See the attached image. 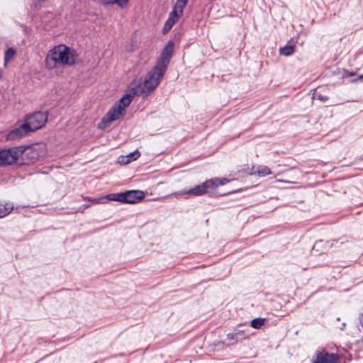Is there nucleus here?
Listing matches in <instances>:
<instances>
[{
	"label": "nucleus",
	"instance_id": "nucleus-13",
	"mask_svg": "<svg viewBox=\"0 0 363 363\" xmlns=\"http://www.w3.org/2000/svg\"><path fill=\"white\" fill-rule=\"evenodd\" d=\"M140 155L139 151H135L128 154L127 155H122L118 157V162L123 164H127L133 161L136 160Z\"/></svg>",
	"mask_w": 363,
	"mask_h": 363
},
{
	"label": "nucleus",
	"instance_id": "nucleus-12",
	"mask_svg": "<svg viewBox=\"0 0 363 363\" xmlns=\"http://www.w3.org/2000/svg\"><path fill=\"white\" fill-rule=\"evenodd\" d=\"M181 16L177 14L176 13L172 11L169 13V18L167 20L163 28V33H167L170 29L172 28V26L179 21Z\"/></svg>",
	"mask_w": 363,
	"mask_h": 363
},
{
	"label": "nucleus",
	"instance_id": "nucleus-3",
	"mask_svg": "<svg viewBox=\"0 0 363 363\" xmlns=\"http://www.w3.org/2000/svg\"><path fill=\"white\" fill-rule=\"evenodd\" d=\"M228 179L225 178H213L206 180L201 184L197 185L195 187L189 189L188 191H182L174 194V196H181L188 194L193 196H202L205 194L213 193L216 189L219 186L227 184Z\"/></svg>",
	"mask_w": 363,
	"mask_h": 363
},
{
	"label": "nucleus",
	"instance_id": "nucleus-26",
	"mask_svg": "<svg viewBox=\"0 0 363 363\" xmlns=\"http://www.w3.org/2000/svg\"><path fill=\"white\" fill-rule=\"evenodd\" d=\"M360 79H363V74L359 76Z\"/></svg>",
	"mask_w": 363,
	"mask_h": 363
},
{
	"label": "nucleus",
	"instance_id": "nucleus-20",
	"mask_svg": "<svg viewBox=\"0 0 363 363\" xmlns=\"http://www.w3.org/2000/svg\"><path fill=\"white\" fill-rule=\"evenodd\" d=\"M280 54L284 56H289L294 52V46H285L280 48Z\"/></svg>",
	"mask_w": 363,
	"mask_h": 363
},
{
	"label": "nucleus",
	"instance_id": "nucleus-24",
	"mask_svg": "<svg viewBox=\"0 0 363 363\" xmlns=\"http://www.w3.org/2000/svg\"><path fill=\"white\" fill-rule=\"evenodd\" d=\"M277 182L289 183V182L284 181V180H281V179H277Z\"/></svg>",
	"mask_w": 363,
	"mask_h": 363
},
{
	"label": "nucleus",
	"instance_id": "nucleus-17",
	"mask_svg": "<svg viewBox=\"0 0 363 363\" xmlns=\"http://www.w3.org/2000/svg\"><path fill=\"white\" fill-rule=\"evenodd\" d=\"M103 4H117L121 8H124L127 6L128 0H99Z\"/></svg>",
	"mask_w": 363,
	"mask_h": 363
},
{
	"label": "nucleus",
	"instance_id": "nucleus-18",
	"mask_svg": "<svg viewBox=\"0 0 363 363\" xmlns=\"http://www.w3.org/2000/svg\"><path fill=\"white\" fill-rule=\"evenodd\" d=\"M15 50L10 48L7 49V50L5 52L4 54V66L6 67L8 62L14 57L15 55Z\"/></svg>",
	"mask_w": 363,
	"mask_h": 363
},
{
	"label": "nucleus",
	"instance_id": "nucleus-7",
	"mask_svg": "<svg viewBox=\"0 0 363 363\" xmlns=\"http://www.w3.org/2000/svg\"><path fill=\"white\" fill-rule=\"evenodd\" d=\"M45 147L43 145H35L31 147H23V152L21 156L25 157L29 162H34L40 157L44 155Z\"/></svg>",
	"mask_w": 363,
	"mask_h": 363
},
{
	"label": "nucleus",
	"instance_id": "nucleus-21",
	"mask_svg": "<svg viewBox=\"0 0 363 363\" xmlns=\"http://www.w3.org/2000/svg\"><path fill=\"white\" fill-rule=\"evenodd\" d=\"M264 319L255 318L251 321L250 325L255 329H259L264 325Z\"/></svg>",
	"mask_w": 363,
	"mask_h": 363
},
{
	"label": "nucleus",
	"instance_id": "nucleus-23",
	"mask_svg": "<svg viewBox=\"0 0 363 363\" xmlns=\"http://www.w3.org/2000/svg\"><path fill=\"white\" fill-rule=\"evenodd\" d=\"M317 96H318V99L320 101H325L328 99V97H327V96H322V95H320V94L317 95Z\"/></svg>",
	"mask_w": 363,
	"mask_h": 363
},
{
	"label": "nucleus",
	"instance_id": "nucleus-2",
	"mask_svg": "<svg viewBox=\"0 0 363 363\" xmlns=\"http://www.w3.org/2000/svg\"><path fill=\"white\" fill-rule=\"evenodd\" d=\"M78 62L77 52L65 45L60 44L50 50L45 58L48 69L72 66Z\"/></svg>",
	"mask_w": 363,
	"mask_h": 363
},
{
	"label": "nucleus",
	"instance_id": "nucleus-25",
	"mask_svg": "<svg viewBox=\"0 0 363 363\" xmlns=\"http://www.w3.org/2000/svg\"><path fill=\"white\" fill-rule=\"evenodd\" d=\"M233 335H234L233 334H228V339H233Z\"/></svg>",
	"mask_w": 363,
	"mask_h": 363
},
{
	"label": "nucleus",
	"instance_id": "nucleus-10",
	"mask_svg": "<svg viewBox=\"0 0 363 363\" xmlns=\"http://www.w3.org/2000/svg\"><path fill=\"white\" fill-rule=\"evenodd\" d=\"M314 363H339V358L336 354L322 350L317 353Z\"/></svg>",
	"mask_w": 363,
	"mask_h": 363
},
{
	"label": "nucleus",
	"instance_id": "nucleus-19",
	"mask_svg": "<svg viewBox=\"0 0 363 363\" xmlns=\"http://www.w3.org/2000/svg\"><path fill=\"white\" fill-rule=\"evenodd\" d=\"M106 200L116 201L123 203V193L110 194L104 197Z\"/></svg>",
	"mask_w": 363,
	"mask_h": 363
},
{
	"label": "nucleus",
	"instance_id": "nucleus-4",
	"mask_svg": "<svg viewBox=\"0 0 363 363\" xmlns=\"http://www.w3.org/2000/svg\"><path fill=\"white\" fill-rule=\"evenodd\" d=\"M165 70L155 66L146 76L141 89L143 94L147 95L152 91L159 84L160 80L165 73Z\"/></svg>",
	"mask_w": 363,
	"mask_h": 363
},
{
	"label": "nucleus",
	"instance_id": "nucleus-14",
	"mask_svg": "<svg viewBox=\"0 0 363 363\" xmlns=\"http://www.w3.org/2000/svg\"><path fill=\"white\" fill-rule=\"evenodd\" d=\"M13 209V205L11 202H0V218L9 215Z\"/></svg>",
	"mask_w": 363,
	"mask_h": 363
},
{
	"label": "nucleus",
	"instance_id": "nucleus-11",
	"mask_svg": "<svg viewBox=\"0 0 363 363\" xmlns=\"http://www.w3.org/2000/svg\"><path fill=\"white\" fill-rule=\"evenodd\" d=\"M30 131L27 127L26 123L21 125L19 127L10 131L6 135V140H13L20 139L27 135Z\"/></svg>",
	"mask_w": 363,
	"mask_h": 363
},
{
	"label": "nucleus",
	"instance_id": "nucleus-16",
	"mask_svg": "<svg viewBox=\"0 0 363 363\" xmlns=\"http://www.w3.org/2000/svg\"><path fill=\"white\" fill-rule=\"evenodd\" d=\"M186 4L187 3L184 1L177 0L172 11L182 16L183 15V10Z\"/></svg>",
	"mask_w": 363,
	"mask_h": 363
},
{
	"label": "nucleus",
	"instance_id": "nucleus-22",
	"mask_svg": "<svg viewBox=\"0 0 363 363\" xmlns=\"http://www.w3.org/2000/svg\"><path fill=\"white\" fill-rule=\"evenodd\" d=\"M88 201H91L92 203H104L106 202V199L104 197H101L99 199L89 198Z\"/></svg>",
	"mask_w": 363,
	"mask_h": 363
},
{
	"label": "nucleus",
	"instance_id": "nucleus-5",
	"mask_svg": "<svg viewBox=\"0 0 363 363\" xmlns=\"http://www.w3.org/2000/svg\"><path fill=\"white\" fill-rule=\"evenodd\" d=\"M23 147H14L9 149L0 150V166L15 163L21 157Z\"/></svg>",
	"mask_w": 363,
	"mask_h": 363
},
{
	"label": "nucleus",
	"instance_id": "nucleus-6",
	"mask_svg": "<svg viewBox=\"0 0 363 363\" xmlns=\"http://www.w3.org/2000/svg\"><path fill=\"white\" fill-rule=\"evenodd\" d=\"M48 121L46 112H35L26 119V124L30 132L42 128Z\"/></svg>",
	"mask_w": 363,
	"mask_h": 363
},
{
	"label": "nucleus",
	"instance_id": "nucleus-15",
	"mask_svg": "<svg viewBox=\"0 0 363 363\" xmlns=\"http://www.w3.org/2000/svg\"><path fill=\"white\" fill-rule=\"evenodd\" d=\"M247 172L251 174H256L259 177H265L272 174L270 169L264 165L258 166L257 169L253 172H251L249 168H247Z\"/></svg>",
	"mask_w": 363,
	"mask_h": 363
},
{
	"label": "nucleus",
	"instance_id": "nucleus-8",
	"mask_svg": "<svg viewBox=\"0 0 363 363\" xmlns=\"http://www.w3.org/2000/svg\"><path fill=\"white\" fill-rule=\"evenodd\" d=\"M173 50L174 43L170 41L167 44L164 49L163 50L160 58L156 65L166 71Z\"/></svg>",
	"mask_w": 363,
	"mask_h": 363
},
{
	"label": "nucleus",
	"instance_id": "nucleus-1",
	"mask_svg": "<svg viewBox=\"0 0 363 363\" xmlns=\"http://www.w3.org/2000/svg\"><path fill=\"white\" fill-rule=\"evenodd\" d=\"M140 86V80H134L128 89L125 94L117 102L102 118L98 124L99 129H105L109 125L118 119L125 112V108L129 106L133 98L136 94Z\"/></svg>",
	"mask_w": 363,
	"mask_h": 363
},
{
	"label": "nucleus",
	"instance_id": "nucleus-9",
	"mask_svg": "<svg viewBox=\"0 0 363 363\" xmlns=\"http://www.w3.org/2000/svg\"><path fill=\"white\" fill-rule=\"evenodd\" d=\"M145 197L142 191L133 190L123 193V203H135L140 201Z\"/></svg>",
	"mask_w": 363,
	"mask_h": 363
}]
</instances>
